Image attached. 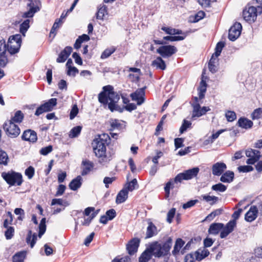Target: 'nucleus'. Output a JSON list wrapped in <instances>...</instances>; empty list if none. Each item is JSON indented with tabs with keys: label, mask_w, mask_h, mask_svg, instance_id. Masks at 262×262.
Wrapping results in <instances>:
<instances>
[{
	"label": "nucleus",
	"mask_w": 262,
	"mask_h": 262,
	"mask_svg": "<svg viewBox=\"0 0 262 262\" xmlns=\"http://www.w3.org/2000/svg\"><path fill=\"white\" fill-rule=\"evenodd\" d=\"M103 91L98 95V101L102 104L104 107L107 106L108 108L111 111H118L122 112L123 108L120 107L117 104L120 99V96L114 91L112 86L108 85L103 87Z\"/></svg>",
	"instance_id": "1"
},
{
	"label": "nucleus",
	"mask_w": 262,
	"mask_h": 262,
	"mask_svg": "<svg viewBox=\"0 0 262 262\" xmlns=\"http://www.w3.org/2000/svg\"><path fill=\"white\" fill-rule=\"evenodd\" d=\"M171 246L172 239L169 238L162 245L155 242L151 244L147 248L152 255L157 257H160L168 254Z\"/></svg>",
	"instance_id": "2"
},
{
	"label": "nucleus",
	"mask_w": 262,
	"mask_h": 262,
	"mask_svg": "<svg viewBox=\"0 0 262 262\" xmlns=\"http://www.w3.org/2000/svg\"><path fill=\"white\" fill-rule=\"evenodd\" d=\"M106 141L99 137L94 139L92 142V146L96 156L99 158V162L105 163L110 160L106 155Z\"/></svg>",
	"instance_id": "3"
},
{
	"label": "nucleus",
	"mask_w": 262,
	"mask_h": 262,
	"mask_svg": "<svg viewBox=\"0 0 262 262\" xmlns=\"http://www.w3.org/2000/svg\"><path fill=\"white\" fill-rule=\"evenodd\" d=\"M21 43V36L17 34L11 36L8 41L7 51L11 54L13 55L19 52Z\"/></svg>",
	"instance_id": "4"
},
{
	"label": "nucleus",
	"mask_w": 262,
	"mask_h": 262,
	"mask_svg": "<svg viewBox=\"0 0 262 262\" xmlns=\"http://www.w3.org/2000/svg\"><path fill=\"white\" fill-rule=\"evenodd\" d=\"M2 178L11 186H20L23 182L22 175L13 171L2 173Z\"/></svg>",
	"instance_id": "5"
},
{
	"label": "nucleus",
	"mask_w": 262,
	"mask_h": 262,
	"mask_svg": "<svg viewBox=\"0 0 262 262\" xmlns=\"http://www.w3.org/2000/svg\"><path fill=\"white\" fill-rule=\"evenodd\" d=\"M199 172L198 167H194L179 173L174 179V183H181L183 180H188L196 177Z\"/></svg>",
	"instance_id": "6"
},
{
	"label": "nucleus",
	"mask_w": 262,
	"mask_h": 262,
	"mask_svg": "<svg viewBox=\"0 0 262 262\" xmlns=\"http://www.w3.org/2000/svg\"><path fill=\"white\" fill-rule=\"evenodd\" d=\"M4 129L8 136L10 138L17 137L20 133V129L17 125L8 120L4 124Z\"/></svg>",
	"instance_id": "7"
},
{
	"label": "nucleus",
	"mask_w": 262,
	"mask_h": 262,
	"mask_svg": "<svg viewBox=\"0 0 262 262\" xmlns=\"http://www.w3.org/2000/svg\"><path fill=\"white\" fill-rule=\"evenodd\" d=\"M177 52V48L171 45L163 46L157 50V53L164 58L170 57Z\"/></svg>",
	"instance_id": "8"
},
{
	"label": "nucleus",
	"mask_w": 262,
	"mask_h": 262,
	"mask_svg": "<svg viewBox=\"0 0 262 262\" xmlns=\"http://www.w3.org/2000/svg\"><path fill=\"white\" fill-rule=\"evenodd\" d=\"M257 8L253 6L249 7L243 11L244 19L248 22L252 23L255 21L257 17Z\"/></svg>",
	"instance_id": "9"
},
{
	"label": "nucleus",
	"mask_w": 262,
	"mask_h": 262,
	"mask_svg": "<svg viewBox=\"0 0 262 262\" xmlns=\"http://www.w3.org/2000/svg\"><path fill=\"white\" fill-rule=\"evenodd\" d=\"M242 27L239 23H235L229 29L228 38L231 41L235 40L241 35Z\"/></svg>",
	"instance_id": "10"
},
{
	"label": "nucleus",
	"mask_w": 262,
	"mask_h": 262,
	"mask_svg": "<svg viewBox=\"0 0 262 262\" xmlns=\"http://www.w3.org/2000/svg\"><path fill=\"white\" fill-rule=\"evenodd\" d=\"M246 155L249 158L246 161L248 164H254L258 161L261 157L260 151L253 149H248L246 151Z\"/></svg>",
	"instance_id": "11"
},
{
	"label": "nucleus",
	"mask_w": 262,
	"mask_h": 262,
	"mask_svg": "<svg viewBox=\"0 0 262 262\" xmlns=\"http://www.w3.org/2000/svg\"><path fill=\"white\" fill-rule=\"evenodd\" d=\"M144 89L141 88L137 90L134 93H132L130 97L132 100L137 101V104L140 105L144 102Z\"/></svg>",
	"instance_id": "12"
},
{
	"label": "nucleus",
	"mask_w": 262,
	"mask_h": 262,
	"mask_svg": "<svg viewBox=\"0 0 262 262\" xmlns=\"http://www.w3.org/2000/svg\"><path fill=\"white\" fill-rule=\"evenodd\" d=\"M236 222L235 220L230 221L225 226H224L222 230L220 233V237L221 238H224L227 237L230 233H231L234 228L236 227Z\"/></svg>",
	"instance_id": "13"
},
{
	"label": "nucleus",
	"mask_w": 262,
	"mask_h": 262,
	"mask_svg": "<svg viewBox=\"0 0 262 262\" xmlns=\"http://www.w3.org/2000/svg\"><path fill=\"white\" fill-rule=\"evenodd\" d=\"M227 168L226 165L223 162H217L212 166V173L214 176L222 175Z\"/></svg>",
	"instance_id": "14"
},
{
	"label": "nucleus",
	"mask_w": 262,
	"mask_h": 262,
	"mask_svg": "<svg viewBox=\"0 0 262 262\" xmlns=\"http://www.w3.org/2000/svg\"><path fill=\"white\" fill-rule=\"evenodd\" d=\"M140 242L138 238H134L129 241L126 246V249L130 255L134 254L137 251Z\"/></svg>",
	"instance_id": "15"
},
{
	"label": "nucleus",
	"mask_w": 262,
	"mask_h": 262,
	"mask_svg": "<svg viewBox=\"0 0 262 262\" xmlns=\"http://www.w3.org/2000/svg\"><path fill=\"white\" fill-rule=\"evenodd\" d=\"M22 139L30 142L34 143L37 141V134L34 130L28 129L25 130L21 136Z\"/></svg>",
	"instance_id": "16"
},
{
	"label": "nucleus",
	"mask_w": 262,
	"mask_h": 262,
	"mask_svg": "<svg viewBox=\"0 0 262 262\" xmlns=\"http://www.w3.org/2000/svg\"><path fill=\"white\" fill-rule=\"evenodd\" d=\"M94 163L88 160H84L82 161L81 175L85 176L89 173L94 168Z\"/></svg>",
	"instance_id": "17"
},
{
	"label": "nucleus",
	"mask_w": 262,
	"mask_h": 262,
	"mask_svg": "<svg viewBox=\"0 0 262 262\" xmlns=\"http://www.w3.org/2000/svg\"><path fill=\"white\" fill-rule=\"evenodd\" d=\"M258 209L256 206H252L249 210L246 213L245 219L246 221L251 222L253 221L257 217Z\"/></svg>",
	"instance_id": "18"
},
{
	"label": "nucleus",
	"mask_w": 262,
	"mask_h": 262,
	"mask_svg": "<svg viewBox=\"0 0 262 262\" xmlns=\"http://www.w3.org/2000/svg\"><path fill=\"white\" fill-rule=\"evenodd\" d=\"M193 112L192 115V118H193L195 117H199L204 115L207 112L210 110L208 107L204 106L201 109V113H199V104L195 103L192 104Z\"/></svg>",
	"instance_id": "19"
},
{
	"label": "nucleus",
	"mask_w": 262,
	"mask_h": 262,
	"mask_svg": "<svg viewBox=\"0 0 262 262\" xmlns=\"http://www.w3.org/2000/svg\"><path fill=\"white\" fill-rule=\"evenodd\" d=\"M193 112L192 115V118H193L195 117H199L204 115L207 112L210 110L208 107L204 106L201 109V113H199V104L195 103L192 104Z\"/></svg>",
	"instance_id": "20"
},
{
	"label": "nucleus",
	"mask_w": 262,
	"mask_h": 262,
	"mask_svg": "<svg viewBox=\"0 0 262 262\" xmlns=\"http://www.w3.org/2000/svg\"><path fill=\"white\" fill-rule=\"evenodd\" d=\"M72 51V48L66 47L64 49L60 52L58 57L57 58V62L58 63L64 62L70 56Z\"/></svg>",
	"instance_id": "21"
},
{
	"label": "nucleus",
	"mask_w": 262,
	"mask_h": 262,
	"mask_svg": "<svg viewBox=\"0 0 262 262\" xmlns=\"http://www.w3.org/2000/svg\"><path fill=\"white\" fill-rule=\"evenodd\" d=\"M224 224L217 223L211 224L208 229V233L210 234L216 235L223 228Z\"/></svg>",
	"instance_id": "22"
},
{
	"label": "nucleus",
	"mask_w": 262,
	"mask_h": 262,
	"mask_svg": "<svg viewBox=\"0 0 262 262\" xmlns=\"http://www.w3.org/2000/svg\"><path fill=\"white\" fill-rule=\"evenodd\" d=\"M234 177V172L228 170L222 174L220 180L223 183H230L233 181Z\"/></svg>",
	"instance_id": "23"
},
{
	"label": "nucleus",
	"mask_w": 262,
	"mask_h": 262,
	"mask_svg": "<svg viewBox=\"0 0 262 262\" xmlns=\"http://www.w3.org/2000/svg\"><path fill=\"white\" fill-rule=\"evenodd\" d=\"M158 233L156 226L152 223H148L146 233V238H150Z\"/></svg>",
	"instance_id": "24"
},
{
	"label": "nucleus",
	"mask_w": 262,
	"mask_h": 262,
	"mask_svg": "<svg viewBox=\"0 0 262 262\" xmlns=\"http://www.w3.org/2000/svg\"><path fill=\"white\" fill-rule=\"evenodd\" d=\"M237 124L239 127L246 129L251 128L253 125L252 121L246 118H239Z\"/></svg>",
	"instance_id": "25"
},
{
	"label": "nucleus",
	"mask_w": 262,
	"mask_h": 262,
	"mask_svg": "<svg viewBox=\"0 0 262 262\" xmlns=\"http://www.w3.org/2000/svg\"><path fill=\"white\" fill-rule=\"evenodd\" d=\"M151 66L162 70L166 69V66L165 61L160 57H157L152 61Z\"/></svg>",
	"instance_id": "26"
},
{
	"label": "nucleus",
	"mask_w": 262,
	"mask_h": 262,
	"mask_svg": "<svg viewBox=\"0 0 262 262\" xmlns=\"http://www.w3.org/2000/svg\"><path fill=\"white\" fill-rule=\"evenodd\" d=\"M82 178L78 176L75 179H74L69 184V186L72 190H76L80 187L82 183Z\"/></svg>",
	"instance_id": "27"
},
{
	"label": "nucleus",
	"mask_w": 262,
	"mask_h": 262,
	"mask_svg": "<svg viewBox=\"0 0 262 262\" xmlns=\"http://www.w3.org/2000/svg\"><path fill=\"white\" fill-rule=\"evenodd\" d=\"M217 62L218 59L217 57H216L212 55L209 63H208V68L209 71L212 73H215L217 70Z\"/></svg>",
	"instance_id": "28"
},
{
	"label": "nucleus",
	"mask_w": 262,
	"mask_h": 262,
	"mask_svg": "<svg viewBox=\"0 0 262 262\" xmlns=\"http://www.w3.org/2000/svg\"><path fill=\"white\" fill-rule=\"evenodd\" d=\"M127 198L128 192L125 189H122L117 195L116 203L118 204L122 203L126 200Z\"/></svg>",
	"instance_id": "29"
},
{
	"label": "nucleus",
	"mask_w": 262,
	"mask_h": 262,
	"mask_svg": "<svg viewBox=\"0 0 262 262\" xmlns=\"http://www.w3.org/2000/svg\"><path fill=\"white\" fill-rule=\"evenodd\" d=\"M37 240V235L34 233L32 235V231L29 230L26 238V242L28 244H30L31 248H33L36 243Z\"/></svg>",
	"instance_id": "30"
},
{
	"label": "nucleus",
	"mask_w": 262,
	"mask_h": 262,
	"mask_svg": "<svg viewBox=\"0 0 262 262\" xmlns=\"http://www.w3.org/2000/svg\"><path fill=\"white\" fill-rule=\"evenodd\" d=\"M152 255L148 249H146L142 253L139 258V262H148L151 258Z\"/></svg>",
	"instance_id": "31"
},
{
	"label": "nucleus",
	"mask_w": 262,
	"mask_h": 262,
	"mask_svg": "<svg viewBox=\"0 0 262 262\" xmlns=\"http://www.w3.org/2000/svg\"><path fill=\"white\" fill-rule=\"evenodd\" d=\"M209 254V251L207 249H204L203 250H199L196 251L194 255L196 260H201L207 257Z\"/></svg>",
	"instance_id": "32"
},
{
	"label": "nucleus",
	"mask_w": 262,
	"mask_h": 262,
	"mask_svg": "<svg viewBox=\"0 0 262 262\" xmlns=\"http://www.w3.org/2000/svg\"><path fill=\"white\" fill-rule=\"evenodd\" d=\"M57 104V99L51 98L48 102L43 104V107L47 112L51 111L53 107Z\"/></svg>",
	"instance_id": "33"
},
{
	"label": "nucleus",
	"mask_w": 262,
	"mask_h": 262,
	"mask_svg": "<svg viewBox=\"0 0 262 262\" xmlns=\"http://www.w3.org/2000/svg\"><path fill=\"white\" fill-rule=\"evenodd\" d=\"M24 115L21 111H17L15 112L14 116L10 120L14 123H20L23 120Z\"/></svg>",
	"instance_id": "34"
},
{
	"label": "nucleus",
	"mask_w": 262,
	"mask_h": 262,
	"mask_svg": "<svg viewBox=\"0 0 262 262\" xmlns=\"http://www.w3.org/2000/svg\"><path fill=\"white\" fill-rule=\"evenodd\" d=\"M136 187H138L137 181L134 179L130 182L126 183L123 189L128 193V191H133Z\"/></svg>",
	"instance_id": "35"
},
{
	"label": "nucleus",
	"mask_w": 262,
	"mask_h": 262,
	"mask_svg": "<svg viewBox=\"0 0 262 262\" xmlns=\"http://www.w3.org/2000/svg\"><path fill=\"white\" fill-rule=\"evenodd\" d=\"M9 162V158L7 153L2 150H0V165L7 166Z\"/></svg>",
	"instance_id": "36"
},
{
	"label": "nucleus",
	"mask_w": 262,
	"mask_h": 262,
	"mask_svg": "<svg viewBox=\"0 0 262 262\" xmlns=\"http://www.w3.org/2000/svg\"><path fill=\"white\" fill-rule=\"evenodd\" d=\"M26 256V252L25 251H20L17 252L13 256V261L24 262Z\"/></svg>",
	"instance_id": "37"
},
{
	"label": "nucleus",
	"mask_w": 262,
	"mask_h": 262,
	"mask_svg": "<svg viewBox=\"0 0 262 262\" xmlns=\"http://www.w3.org/2000/svg\"><path fill=\"white\" fill-rule=\"evenodd\" d=\"M107 14V7L105 5H103L99 8L96 17L97 19H103L104 17Z\"/></svg>",
	"instance_id": "38"
},
{
	"label": "nucleus",
	"mask_w": 262,
	"mask_h": 262,
	"mask_svg": "<svg viewBox=\"0 0 262 262\" xmlns=\"http://www.w3.org/2000/svg\"><path fill=\"white\" fill-rule=\"evenodd\" d=\"M184 244V242L181 238L178 239L175 243L174 249L172 251V254L174 255H177L179 252L182 246Z\"/></svg>",
	"instance_id": "39"
},
{
	"label": "nucleus",
	"mask_w": 262,
	"mask_h": 262,
	"mask_svg": "<svg viewBox=\"0 0 262 262\" xmlns=\"http://www.w3.org/2000/svg\"><path fill=\"white\" fill-rule=\"evenodd\" d=\"M29 3L28 4V6L29 8H33L35 11L37 12L40 10L41 3L39 0H28Z\"/></svg>",
	"instance_id": "40"
},
{
	"label": "nucleus",
	"mask_w": 262,
	"mask_h": 262,
	"mask_svg": "<svg viewBox=\"0 0 262 262\" xmlns=\"http://www.w3.org/2000/svg\"><path fill=\"white\" fill-rule=\"evenodd\" d=\"M30 19H27L24 21V22L20 24L19 30L20 32L24 36H25V33L29 29L30 26Z\"/></svg>",
	"instance_id": "41"
},
{
	"label": "nucleus",
	"mask_w": 262,
	"mask_h": 262,
	"mask_svg": "<svg viewBox=\"0 0 262 262\" xmlns=\"http://www.w3.org/2000/svg\"><path fill=\"white\" fill-rule=\"evenodd\" d=\"M46 218H42L39 225L38 236L40 238L46 230Z\"/></svg>",
	"instance_id": "42"
},
{
	"label": "nucleus",
	"mask_w": 262,
	"mask_h": 262,
	"mask_svg": "<svg viewBox=\"0 0 262 262\" xmlns=\"http://www.w3.org/2000/svg\"><path fill=\"white\" fill-rule=\"evenodd\" d=\"M211 189L216 192H223L226 190L227 186L222 183H219L212 185L211 187Z\"/></svg>",
	"instance_id": "43"
},
{
	"label": "nucleus",
	"mask_w": 262,
	"mask_h": 262,
	"mask_svg": "<svg viewBox=\"0 0 262 262\" xmlns=\"http://www.w3.org/2000/svg\"><path fill=\"white\" fill-rule=\"evenodd\" d=\"M82 127L80 126H77L73 127L69 133L70 138L77 137L80 133Z\"/></svg>",
	"instance_id": "44"
},
{
	"label": "nucleus",
	"mask_w": 262,
	"mask_h": 262,
	"mask_svg": "<svg viewBox=\"0 0 262 262\" xmlns=\"http://www.w3.org/2000/svg\"><path fill=\"white\" fill-rule=\"evenodd\" d=\"M203 199L206 202L210 203V205H213L218 200V198L215 196H210L209 195H203L202 196Z\"/></svg>",
	"instance_id": "45"
},
{
	"label": "nucleus",
	"mask_w": 262,
	"mask_h": 262,
	"mask_svg": "<svg viewBox=\"0 0 262 262\" xmlns=\"http://www.w3.org/2000/svg\"><path fill=\"white\" fill-rule=\"evenodd\" d=\"M186 36V34H185L184 36H167L164 37L163 39L166 40H169L171 41H180L184 40Z\"/></svg>",
	"instance_id": "46"
},
{
	"label": "nucleus",
	"mask_w": 262,
	"mask_h": 262,
	"mask_svg": "<svg viewBox=\"0 0 262 262\" xmlns=\"http://www.w3.org/2000/svg\"><path fill=\"white\" fill-rule=\"evenodd\" d=\"M224 46V42L222 41L219 42L215 47V52L213 55H214V56L216 57H218V56L220 55L222 49Z\"/></svg>",
	"instance_id": "47"
},
{
	"label": "nucleus",
	"mask_w": 262,
	"mask_h": 262,
	"mask_svg": "<svg viewBox=\"0 0 262 262\" xmlns=\"http://www.w3.org/2000/svg\"><path fill=\"white\" fill-rule=\"evenodd\" d=\"M222 213V210L220 209H216L213 211H212L211 213L208 214L205 218L206 221H211L216 216L221 214Z\"/></svg>",
	"instance_id": "48"
},
{
	"label": "nucleus",
	"mask_w": 262,
	"mask_h": 262,
	"mask_svg": "<svg viewBox=\"0 0 262 262\" xmlns=\"http://www.w3.org/2000/svg\"><path fill=\"white\" fill-rule=\"evenodd\" d=\"M115 51V48L112 47L110 49H105L101 55L102 59H105L111 56Z\"/></svg>",
	"instance_id": "49"
},
{
	"label": "nucleus",
	"mask_w": 262,
	"mask_h": 262,
	"mask_svg": "<svg viewBox=\"0 0 262 262\" xmlns=\"http://www.w3.org/2000/svg\"><path fill=\"white\" fill-rule=\"evenodd\" d=\"M59 205L63 206H67L69 205V203L64 201L61 199H54L52 200L51 202V205Z\"/></svg>",
	"instance_id": "50"
},
{
	"label": "nucleus",
	"mask_w": 262,
	"mask_h": 262,
	"mask_svg": "<svg viewBox=\"0 0 262 262\" xmlns=\"http://www.w3.org/2000/svg\"><path fill=\"white\" fill-rule=\"evenodd\" d=\"M225 116L229 122L234 121L236 118V114L234 112L230 111H228L226 113Z\"/></svg>",
	"instance_id": "51"
},
{
	"label": "nucleus",
	"mask_w": 262,
	"mask_h": 262,
	"mask_svg": "<svg viewBox=\"0 0 262 262\" xmlns=\"http://www.w3.org/2000/svg\"><path fill=\"white\" fill-rule=\"evenodd\" d=\"M191 123L186 120H184L183 123L180 128L181 134L183 133L187 129L191 126Z\"/></svg>",
	"instance_id": "52"
},
{
	"label": "nucleus",
	"mask_w": 262,
	"mask_h": 262,
	"mask_svg": "<svg viewBox=\"0 0 262 262\" xmlns=\"http://www.w3.org/2000/svg\"><path fill=\"white\" fill-rule=\"evenodd\" d=\"M252 118L253 120L262 118V108H258L255 110L252 114Z\"/></svg>",
	"instance_id": "53"
},
{
	"label": "nucleus",
	"mask_w": 262,
	"mask_h": 262,
	"mask_svg": "<svg viewBox=\"0 0 262 262\" xmlns=\"http://www.w3.org/2000/svg\"><path fill=\"white\" fill-rule=\"evenodd\" d=\"M7 51V45L4 39L0 40V55H5Z\"/></svg>",
	"instance_id": "54"
},
{
	"label": "nucleus",
	"mask_w": 262,
	"mask_h": 262,
	"mask_svg": "<svg viewBox=\"0 0 262 262\" xmlns=\"http://www.w3.org/2000/svg\"><path fill=\"white\" fill-rule=\"evenodd\" d=\"M237 169L240 172H248L253 170V168L250 165L240 166Z\"/></svg>",
	"instance_id": "55"
},
{
	"label": "nucleus",
	"mask_w": 262,
	"mask_h": 262,
	"mask_svg": "<svg viewBox=\"0 0 262 262\" xmlns=\"http://www.w3.org/2000/svg\"><path fill=\"white\" fill-rule=\"evenodd\" d=\"M14 233V229L12 227H9L5 232V235L6 239H10L12 238Z\"/></svg>",
	"instance_id": "56"
},
{
	"label": "nucleus",
	"mask_w": 262,
	"mask_h": 262,
	"mask_svg": "<svg viewBox=\"0 0 262 262\" xmlns=\"http://www.w3.org/2000/svg\"><path fill=\"white\" fill-rule=\"evenodd\" d=\"M62 23V20H60V19H57L53 25L50 31V34L54 33L56 30L59 28Z\"/></svg>",
	"instance_id": "57"
},
{
	"label": "nucleus",
	"mask_w": 262,
	"mask_h": 262,
	"mask_svg": "<svg viewBox=\"0 0 262 262\" xmlns=\"http://www.w3.org/2000/svg\"><path fill=\"white\" fill-rule=\"evenodd\" d=\"M176 213V209L172 208L167 213V221L169 223H171L172 221V219L173 218L174 214Z\"/></svg>",
	"instance_id": "58"
},
{
	"label": "nucleus",
	"mask_w": 262,
	"mask_h": 262,
	"mask_svg": "<svg viewBox=\"0 0 262 262\" xmlns=\"http://www.w3.org/2000/svg\"><path fill=\"white\" fill-rule=\"evenodd\" d=\"M53 147L51 145H49L48 146L42 148L40 150V154L46 156L49 153L51 152L52 151Z\"/></svg>",
	"instance_id": "59"
},
{
	"label": "nucleus",
	"mask_w": 262,
	"mask_h": 262,
	"mask_svg": "<svg viewBox=\"0 0 262 262\" xmlns=\"http://www.w3.org/2000/svg\"><path fill=\"white\" fill-rule=\"evenodd\" d=\"M8 63V59L5 55H0V68H5Z\"/></svg>",
	"instance_id": "60"
},
{
	"label": "nucleus",
	"mask_w": 262,
	"mask_h": 262,
	"mask_svg": "<svg viewBox=\"0 0 262 262\" xmlns=\"http://www.w3.org/2000/svg\"><path fill=\"white\" fill-rule=\"evenodd\" d=\"M25 174L29 179H32L34 174V168L32 166L29 167L25 170Z\"/></svg>",
	"instance_id": "61"
},
{
	"label": "nucleus",
	"mask_w": 262,
	"mask_h": 262,
	"mask_svg": "<svg viewBox=\"0 0 262 262\" xmlns=\"http://www.w3.org/2000/svg\"><path fill=\"white\" fill-rule=\"evenodd\" d=\"M115 177H105L103 179V183L106 188L109 187V185L111 184L115 180Z\"/></svg>",
	"instance_id": "62"
},
{
	"label": "nucleus",
	"mask_w": 262,
	"mask_h": 262,
	"mask_svg": "<svg viewBox=\"0 0 262 262\" xmlns=\"http://www.w3.org/2000/svg\"><path fill=\"white\" fill-rule=\"evenodd\" d=\"M116 215V211L114 209H110L106 212V216L109 220H112Z\"/></svg>",
	"instance_id": "63"
},
{
	"label": "nucleus",
	"mask_w": 262,
	"mask_h": 262,
	"mask_svg": "<svg viewBox=\"0 0 262 262\" xmlns=\"http://www.w3.org/2000/svg\"><path fill=\"white\" fill-rule=\"evenodd\" d=\"M78 73V70L76 67H73L68 69L67 75L70 76H75Z\"/></svg>",
	"instance_id": "64"
}]
</instances>
